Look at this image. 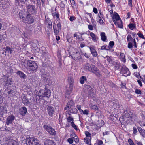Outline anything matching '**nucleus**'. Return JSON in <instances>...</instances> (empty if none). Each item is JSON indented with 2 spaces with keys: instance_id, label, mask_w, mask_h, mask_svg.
<instances>
[{
  "instance_id": "11",
  "label": "nucleus",
  "mask_w": 145,
  "mask_h": 145,
  "mask_svg": "<svg viewBox=\"0 0 145 145\" xmlns=\"http://www.w3.org/2000/svg\"><path fill=\"white\" fill-rule=\"evenodd\" d=\"M14 46H12V48L9 46H6V47L4 48L3 50L5 53L7 52L11 54L13 52H15L14 49Z\"/></svg>"
},
{
  "instance_id": "26",
  "label": "nucleus",
  "mask_w": 145,
  "mask_h": 145,
  "mask_svg": "<svg viewBox=\"0 0 145 145\" xmlns=\"http://www.w3.org/2000/svg\"><path fill=\"white\" fill-rule=\"evenodd\" d=\"M67 80L69 84H74V79L71 76H68Z\"/></svg>"
},
{
  "instance_id": "13",
  "label": "nucleus",
  "mask_w": 145,
  "mask_h": 145,
  "mask_svg": "<svg viewBox=\"0 0 145 145\" xmlns=\"http://www.w3.org/2000/svg\"><path fill=\"white\" fill-rule=\"evenodd\" d=\"M15 116L12 115L9 116L6 119V123L8 125L10 124H11L15 119Z\"/></svg>"
},
{
  "instance_id": "62",
  "label": "nucleus",
  "mask_w": 145,
  "mask_h": 145,
  "mask_svg": "<svg viewBox=\"0 0 145 145\" xmlns=\"http://www.w3.org/2000/svg\"><path fill=\"white\" fill-rule=\"evenodd\" d=\"M77 39L80 41H82L84 39V37L82 36H81L80 37H78L77 38Z\"/></svg>"
},
{
  "instance_id": "20",
  "label": "nucleus",
  "mask_w": 145,
  "mask_h": 145,
  "mask_svg": "<svg viewBox=\"0 0 145 145\" xmlns=\"http://www.w3.org/2000/svg\"><path fill=\"white\" fill-rule=\"evenodd\" d=\"M89 48L91 52V53L93 56L95 57H96L97 56V52L93 47H89Z\"/></svg>"
},
{
  "instance_id": "2",
  "label": "nucleus",
  "mask_w": 145,
  "mask_h": 145,
  "mask_svg": "<svg viewBox=\"0 0 145 145\" xmlns=\"http://www.w3.org/2000/svg\"><path fill=\"white\" fill-rule=\"evenodd\" d=\"M35 94L39 97L42 98L45 96L49 97L51 95L50 91L48 89H40L39 91L35 90Z\"/></svg>"
},
{
  "instance_id": "31",
  "label": "nucleus",
  "mask_w": 145,
  "mask_h": 145,
  "mask_svg": "<svg viewBox=\"0 0 145 145\" xmlns=\"http://www.w3.org/2000/svg\"><path fill=\"white\" fill-rule=\"evenodd\" d=\"M120 59L123 62H125L126 61V59L125 57V55L124 53H120Z\"/></svg>"
},
{
  "instance_id": "28",
  "label": "nucleus",
  "mask_w": 145,
  "mask_h": 145,
  "mask_svg": "<svg viewBox=\"0 0 145 145\" xmlns=\"http://www.w3.org/2000/svg\"><path fill=\"white\" fill-rule=\"evenodd\" d=\"M104 58H106L107 61L110 63H113V61L112 60V57L111 56H107L105 57H104Z\"/></svg>"
},
{
  "instance_id": "7",
  "label": "nucleus",
  "mask_w": 145,
  "mask_h": 145,
  "mask_svg": "<svg viewBox=\"0 0 145 145\" xmlns=\"http://www.w3.org/2000/svg\"><path fill=\"white\" fill-rule=\"evenodd\" d=\"M43 128L51 135H55L56 134L55 129L49 126L44 125L43 126Z\"/></svg>"
},
{
  "instance_id": "48",
  "label": "nucleus",
  "mask_w": 145,
  "mask_h": 145,
  "mask_svg": "<svg viewBox=\"0 0 145 145\" xmlns=\"http://www.w3.org/2000/svg\"><path fill=\"white\" fill-rule=\"evenodd\" d=\"M128 142L129 145H135L132 140L130 138L128 140Z\"/></svg>"
},
{
  "instance_id": "46",
  "label": "nucleus",
  "mask_w": 145,
  "mask_h": 145,
  "mask_svg": "<svg viewBox=\"0 0 145 145\" xmlns=\"http://www.w3.org/2000/svg\"><path fill=\"white\" fill-rule=\"evenodd\" d=\"M91 21L93 26H96V22L95 21L93 17H92L91 18Z\"/></svg>"
},
{
  "instance_id": "15",
  "label": "nucleus",
  "mask_w": 145,
  "mask_h": 145,
  "mask_svg": "<svg viewBox=\"0 0 145 145\" xmlns=\"http://www.w3.org/2000/svg\"><path fill=\"white\" fill-rule=\"evenodd\" d=\"M47 110L49 116L51 117H52L55 112L54 108L51 106H49L47 107Z\"/></svg>"
},
{
  "instance_id": "3",
  "label": "nucleus",
  "mask_w": 145,
  "mask_h": 145,
  "mask_svg": "<svg viewBox=\"0 0 145 145\" xmlns=\"http://www.w3.org/2000/svg\"><path fill=\"white\" fill-rule=\"evenodd\" d=\"M23 63L27 64V66L32 71H35L38 67L37 64L34 61L31 60H27L25 58L22 61Z\"/></svg>"
},
{
  "instance_id": "33",
  "label": "nucleus",
  "mask_w": 145,
  "mask_h": 145,
  "mask_svg": "<svg viewBox=\"0 0 145 145\" xmlns=\"http://www.w3.org/2000/svg\"><path fill=\"white\" fill-rule=\"evenodd\" d=\"M89 71L93 72H98V71H97V68L94 65H92L91 67V68L90 71Z\"/></svg>"
},
{
  "instance_id": "38",
  "label": "nucleus",
  "mask_w": 145,
  "mask_h": 145,
  "mask_svg": "<svg viewBox=\"0 0 145 145\" xmlns=\"http://www.w3.org/2000/svg\"><path fill=\"white\" fill-rule=\"evenodd\" d=\"M92 65L89 63H86L85 65L86 68L89 71H90L91 68V67Z\"/></svg>"
},
{
  "instance_id": "21",
  "label": "nucleus",
  "mask_w": 145,
  "mask_h": 145,
  "mask_svg": "<svg viewBox=\"0 0 145 145\" xmlns=\"http://www.w3.org/2000/svg\"><path fill=\"white\" fill-rule=\"evenodd\" d=\"M90 35L92 39L94 42H96L98 40V37L93 33L91 32L90 34Z\"/></svg>"
},
{
  "instance_id": "12",
  "label": "nucleus",
  "mask_w": 145,
  "mask_h": 145,
  "mask_svg": "<svg viewBox=\"0 0 145 145\" xmlns=\"http://www.w3.org/2000/svg\"><path fill=\"white\" fill-rule=\"evenodd\" d=\"M74 107V102L72 100H71L69 101L66 106L65 108L64 109L66 110H68Z\"/></svg>"
},
{
  "instance_id": "1",
  "label": "nucleus",
  "mask_w": 145,
  "mask_h": 145,
  "mask_svg": "<svg viewBox=\"0 0 145 145\" xmlns=\"http://www.w3.org/2000/svg\"><path fill=\"white\" fill-rule=\"evenodd\" d=\"M19 17L22 22L26 24H31L33 23L34 20L33 17L30 14L26 13H22L20 12L19 13Z\"/></svg>"
},
{
  "instance_id": "44",
  "label": "nucleus",
  "mask_w": 145,
  "mask_h": 145,
  "mask_svg": "<svg viewBox=\"0 0 145 145\" xmlns=\"http://www.w3.org/2000/svg\"><path fill=\"white\" fill-rule=\"evenodd\" d=\"M127 39L128 41H132L133 40V39L131 35H128L127 37Z\"/></svg>"
},
{
  "instance_id": "60",
  "label": "nucleus",
  "mask_w": 145,
  "mask_h": 145,
  "mask_svg": "<svg viewBox=\"0 0 145 145\" xmlns=\"http://www.w3.org/2000/svg\"><path fill=\"white\" fill-rule=\"evenodd\" d=\"M105 50H111L109 46L105 45Z\"/></svg>"
},
{
  "instance_id": "19",
  "label": "nucleus",
  "mask_w": 145,
  "mask_h": 145,
  "mask_svg": "<svg viewBox=\"0 0 145 145\" xmlns=\"http://www.w3.org/2000/svg\"><path fill=\"white\" fill-rule=\"evenodd\" d=\"M20 113L22 115H25L27 112V110L26 108L24 107L20 108Z\"/></svg>"
},
{
  "instance_id": "41",
  "label": "nucleus",
  "mask_w": 145,
  "mask_h": 145,
  "mask_svg": "<svg viewBox=\"0 0 145 145\" xmlns=\"http://www.w3.org/2000/svg\"><path fill=\"white\" fill-rule=\"evenodd\" d=\"M53 28L55 34L56 35H58L59 33V30H57L56 28H55L54 25H53Z\"/></svg>"
},
{
  "instance_id": "5",
  "label": "nucleus",
  "mask_w": 145,
  "mask_h": 145,
  "mask_svg": "<svg viewBox=\"0 0 145 145\" xmlns=\"http://www.w3.org/2000/svg\"><path fill=\"white\" fill-rule=\"evenodd\" d=\"M26 143L27 145H40L39 141L34 138H27Z\"/></svg>"
},
{
  "instance_id": "39",
  "label": "nucleus",
  "mask_w": 145,
  "mask_h": 145,
  "mask_svg": "<svg viewBox=\"0 0 145 145\" xmlns=\"http://www.w3.org/2000/svg\"><path fill=\"white\" fill-rule=\"evenodd\" d=\"M104 124V122L102 120H99L98 121V123H97L98 126L99 127H101Z\"/></svg>"
},
{
  "instance_id": "40",
  "label": "nucleus",
  "mask_w": 145,
  "mask_h": 145,
  "mask_svg": "<svg viewBox=\"0 0 145 145\" xmlns=\"http://www.w3.org/2000/svg\"><path fill=\"white\" fill-rule=\"evenodd\" d=\"M77 110L75 108H72L69 111V112L72 114H76L77 113Z\"/></svg>"
},
{
  "instance_id": "4",
  "label": "nucleus",
  "mask_w": 145,
  "mask_h": 145,
  "mask_svg": "<svg viewBox=\"0 0 145 145\" xmlns=\"http://www.w3.org/2000/svg\"><path fill=\"white\" fill-rule=\"evenodd\" d=\"M69 53L72 58L75 60H79L81 58L80 54L76 48H72Z\"/></svg>"
},
{
  "instance_id": "61",
  "label": "nucleus",
  "mask_w": 145,
  "mask_h": 145,
  "mask_svg": "<svg viewBox=\"0 0 145 145\" xmlns=\"http://www.w3.org/2000/svg\"><path fill=\"white\" fill-rule=\"evenodd\" d=\"M74 141L76 143H78V138L77 136H76L74 139Z\"/></svg>"
},
{
  "instance_id": "37",
  "label": "nucleus",
  "mask_w": 145,
  "mask_h": 145,
  "mask_svg": "<svg viewBox=\"0 0 145 145\" xmlns=\"http://www.w3.org/2000/svg\"><path fill=\"white\" fill-rule=\"evenodd\" d=\"M80 112L81 114L87 115L89 113V110L87 109L85 110L84 111L82 110H80Z\"/></svg>"
},
{
  "instance_id": "47",
  "label": "nucleus",
  "mask_w": 145,
  "mask_h": 145,
  "mask_svg": "<svg viewBox=\"0 0 145 145\" xmlns=\"http://www.w3.org/2000/svg\"><path fill=\"white\" fill-rule=\"evenodd\" d=\"M56 10H53V9H52V14L54 17H55L56 15Z\"/></svg>"
},
{
  "instance_id": "49",
  "label": "nucleus",
  "mask_w": 145,
  "mask_h": 145,
  "mask_svg": "<svg viewBox=\"0 0 145 145\" xmlns=\"http://www.w3.org/2000/svg\"><path fill=\"white\" fill-rule=\"evenodd\" d=\"M135 93L137 94H140L142 93L141 91L138 89H136L135 91Z\"/></svg>"
},
{
  "instance_id": "53",
  "label": "nucleus",
  "mask_w": 145,
  "mask_h": 145,
  "mask_svg": "<svg viewBox=\"0 0 145 145\" xmlns=\"http://www.w3.org/2000/svg\"><path fill=\"white\" fill-rule=\"evenodd\" d=\"M103 142L102 140H97V144L98 145H101L103 144Z\"/></svg>"
},
{
  "instance_id": "29",
  "label": "nucleus",
  "mask_w": 145,
  "mask_h": 145,
  "mask_svg": "<svg viewBox=\"0 0 145 145\" xmlns=\"http://www.w3.org/2000/svg\"><path fill=\"white\" fill-rule=\"evenodd\" d=\"M128 27L130 29L133 30L136 28V26L135 23H130L128 25Z\"/></svg>"
},
{
  "instance_id": "22",
  "label": "nucleus",
  "mask_w": 145,
  "mask_h": 145,
  "mask_svg": "<svg viewBox=\"0 0 145 145\" xmlns=\"http://www.w3.org/2000/svg\"><path fill=\"white\" fill-rule=\"evenodd\" d=\"M22 99L23 103L25 105H27L29 103V100L27 97L25 96H24Z\"/></svg>"
},
{
  "instance_id": "32",
  "label": "nucleus",
  "mask_w": 145,
  "mask_h": 145,
  "mask_svg": "<svg viewBox=\"0 0 145 145\" xmlns=\"http://www.w3.org/2000/svg\"><path fill=\"white\" fill-rule=\"evenodd\" d=\"M117 24H115V25L118 26V27L122 28L123 27L122 22L121 20H120L119 21L117 22Z\"/></svg>"
},
{
  "instance_id": "23",
  "label": "nucleus",
  "mask_w": 145,
  "mask_h": 145,
  "mask_svg": "<svg viewBox=\"0 0 145 145\" xmlns=\"http://www.w3.org/2000/svg\"><path fill=\"white\" fill-rule=\"evenodd\" d=\"M8 145H19L17 141L11 140L9 141Z\"/></svg>"
},
{
  "instance_id": "14",
  "label": "nucleus",
  "mask_w": 145,
  "mask_h": 145,
  "mask_svg": "<svg viewBox=\"0 0 145 145\" xmlns=\"http://www.w3.org/2000/svg\"><path fill=\"white\" fill-rule=\"evenodd\" d=\"M74 84H69V86L68 89L67 91L65 94L66 97H68L69 96L73 90Z\"/></svg>"
},
{
  "instance_id": "16",
  "label": "nucleus",
  "mask_w": 145,
  "mask_h": 145,
  "mask_svg": "<svg viewBox=\"0 0 145 145\" xmlns=\"http://www.w3.org/2000/svg\"><path fill=\"white\" fill-rule=\"evenodd\" d=\"M8 3L6 1L1 0L0 1V5L3 9H5L8 7Z\"/></svg>"
},
{
  "instance_id": "58",
  "label": "nucleus",
  "mask_w": 145,
  "mask_h": 145,
  "mask_svg": "<svg viewBox=\"0 0 145 145\" xmlns=\"http://www.w3.org/2000/svg\"><path fill=\"white\" fill-rule=\"evenodd\" d=\"M128 48L130 49L133 47V45L132 43L129 42L128 44Z\"/></svg>"
},
{
  "instance_id": "56",
  "label": "nucleus",
  "mask_w": 145,
  "mask_h": 145,
  "mask_svg": "<svg viewBox=\"0 0 145 145\" xmlns=\"http://www.w3.org/2000/svg\"><path fill=\"white\" fill-rule=\"evenodd\" d=\"M88 28L90 30H93V26L91 25H88Z\"/></svg>"
},
{
  "instance_id": "42",
  "label": "nucleus",
  "mask_w": 145,
  "mask_h": 145,
  "mask_svg": "<svg viewBox=\"0 0 145 145\" xmlns=\"http://www.w3.org/2000/svg\"><path fill=\"white\" fill-rule=\"evenodd\" d=\"M14 48L16 50V51H15L16 52H17L18 53L20 51L21 48L20 46H17L16 47L15 46V47H14Z\"/></svg>"
},
{
  "instance_id": "34",
  "label": "nucleus",
  "mask_w": 145,
  "mask_h": 145,
  "mask_svg": "<svg viewBox=\"0 0 145 145\" xmlns=\"http://www.w3.org/2000/svg\"><path fill=\"white\" fill-rule=\"evenodd\" d=\"M68 113V114L69 115V116L67 118V120L68 122H69V123L71 122V121H73L74 120V119L71 116H70V114L69 112H66V113Z\"/></svg>"
},
{
  "instance_id": "8",
  "label": "nucleus",
  "mask_w": 145,
  "mask_h": 145,
  "mask_svg": "<svg viewBox=\"0 0 145 145\" xmlns=\"http://www.w3.org/2000/svg\"><path fill=\"white\" fill-rule=\"evenodd\" d=\"M84 133L86 137L84 139V142L86 144H89L91 142V134L88 131H85Z\"/></svg>"
},
{
  "instance_id": "25",
  "label": "nucleus",
  "mask_w": 145,
  "mask_h": 145,
  "mask_svg": "<svg viewBox=\"0 0 145 145\" xmlns=\"http://www.w3.org/2000/svg\"><path fill=\"white\" fill-rule=\"evenodd\" d=\"M138 129L141 135L143 137L145 138V130L142 129L141 127L139 128Z\"/></svg>"
},
{
  "instance_id": "6",
  "label": "nucleus",
  "mask_w": 145,
  "mask_h": 145,
  "mask_svg": "<svg viewBox=\"0 0 145 145\" xmlns=\"http://www.w3.org/2000/svg\"><path fill=\"white\" fill-rule=\"evenodd\" d=\"M26 8L28 13L33 14H35L37 13V10L35 7L31 5H28Z\"/></svg>"
},
{
  "instance_id": "63",
  "label": "nucleus",
  "mask_w": 145,
  "mask_h": 145,
  "mask_svg": "<svg viewBox=\"0 0 145 145\" xmlns=\"http://www.w3.org/2000/svg\"><path fill=\"white\" fill-rule=\"evenodd\" d=\"M124 71L125 72H129V69L127 67H125L123 68V71Z\"/></svg>"
},
{
  "instance_id": "57",
  "label": "nucleus",
  "mask_w": 145,
  "mask_h": 145,
  "mask_svg": "<svg viewBox=\"0 0 145 145\" xmlns=\"http://www.w3.org/2000/svg\"><path fill=\"white\" fill-rule=\"evenodd\" d=\"M8 93L10 95V97L12 96L13 95V90H11L9 91L8 92Z\"/></svg>"
},
{
  "instance_id": "30",
  "label": "nucleus",
  "mask_w": 145,
  "mask_h": 145,
  "mask_svg": "<svg viewBox=\"0 0 145 145\" xmlns=\"http://www.w3.org/2000/svg\"><path fill=\"white\" fill-rule=\"evenodd\" d=\"M136 116L135 114H133L131 116H130V117H128V120L129 121H134L135 120Z\"/></svg>"
},
{
  "instance_id": "18",
  "label": "nucleus",
  "mask_w": 145,
  "mask_h": 145,
  "mask_svg": "<svg viewBox=\"0 0 145 145\" xmlns=\"http://www.w3.org/2000/svg\"><path fill=\"white\" fill-rule=\"evenodd\" d=\"M44 145H56V143L53 140L48 139L45 140Z\"/></svg>"
},
{
  "instance_id": "36",
  "label": "nucleus",
  "mask_w": 145,
  "mask_h": 145,
  "mask_svg": "<svg viewBox=\"0 0 145 145\" xmlns=\"http://www.w3.org/2000/svg\"><path fill=\"white\" fill-rule=\"evenodd\" d=\"M86 80V78L85 76H82L80 78V81L82 84H83L84 82V81Z\"/></svg>"
},
{
  "instance_id": "64",
  "label": "nucleus",
  "mask_w": 145,
  "mask_h": 145,
  "mask_svg": "<svg viewBox=\"0 0 145 145\" xmlns=\"http://www.w3.org/2000/svg\"><path fill=\"white\" fill-rule=\"evenodd\" d=\"M97 22H99L101 24H102L104 23L102 19L101 18L99 19V20L98 21H97Z\"/></svg>"
},
{
  "instance_id": "24",
  "label": "nucleus",
  "mask_w": 145,
  "mask_h": 145,
  "mask_svg": "<svg viewBox=\"0 0 145 145\" xmlns=\"http://www.w3.org/2000/svg\"><path fill=\"white\" fill-rule=\"evenodd\" d=\"M101 40L104 41H106L107 39L106 36L105 35V34L104 32H102L101 34Z\"/></svg>"
},
{
  "instance_id": "50",
  "label": "nucleus",
  "mask_w": 145,
  "mask_h": 145,
  "mask_svg": "<svg viewBox=\"0 0 145 145\" xmlns=\"http://www.w3.org/2000/svg\"><path fill=\"white\" fill-rule=\"evenodd\" d=\"M114 107L116 109H118L120 107L119 104L118 103H117L114 105Z\"/></svg>"
},
{
  "instance_id": "45",
  "label": "nucleus",
  "mask_w": 145,
  "mask_h": 145,
  "mask_svg": "<svg viewBox=\"0 0 145 145\" xmlns=\"http://www.w3.org/2000/svg\"><path fill=\"white\" fill-rule=\"evenodd\" d=\"M71 124L72 125V127L74 128L76 130H77V126L74 124V123L73 121H72L71 122Z\"/></svg>"
},
{
  "instance_id": "9",
  "label": "nucleus",
  "mask_w": 145,
  "mask_h": 145,
  "mask_svg": "<svg viewBox=\"0 0 145 145\" xmlns=\"http://www.w3.org/2000/svg\"><path fill=\"white\" fill-rule=\"evenodd\" d=\"M42 77L43 80L46 82V83L50 85L51 83V81L50 79V77L47 74H43L42 75Z\"/></svg>"
},
{
  "instance_id": "59",
  "label": "nucleus",
  "mask_w": 145,
  "mask_h": 145,
  "mask_svg": "<svg viewBox=\"0 0 145 145\" xmlns=\"http://www.w3.org/2000/svg\"><path fill=\"white\" fill-rule=\"evenodd\" d=\"M57 27L60 30H61V24L60 22H59L57 24Z\"/></svg>"
},
{
  "instance_id": "43",
  "label": "nucleus",
  "mask_w": 145,
  "mask_h": 145,
  "mask_svg": "<svg viewBox=\"0 0 145 145\" xmlns=\"http://www.w3.org/2000/svg\"><path fill=\"white\" fill-rule=\"evenodd\" d=\"M20 77L24 79L26 77V75L24 73H18Z\"/></svg>"
},
{
  "instance_id": "17",
  "label": "nucleus",
  "mask_w": 145,
  "mask_h": 145,
  "mask_svg": "<svg viewBox=\"0 0 145 145\" xmlns=\"http://www.w3.org/2000/svg\"><path fill=\"white\" fill-rule=\"evenodd\" d=\"M120 18L118 13H116L115 14L113 18V20L114 24H117V22L119 21Z\"/></svg>"
},
{
  "instance_id": "10",
  "label": "nucleus",
  "mask_w": 145,
  "mask_h": 145,
  "mask_svg": "<svg viewBox=\"0 0 145 145\" xmlns=\"http://www.w3.org/2000/svg\"><path fill=\"white\" fill-rule=\"evenodd\" d=\"M4 81H6L5 84V87L6 86H9L11 85L12 84V81L11 80V79L8 78V77L7 76L4 75L3 78H1V81H3L4 80Z\"/></svg>"
},
{
  "instance_id": "27",
  "label": "nucleus",
  "mask_w": 145,
  "mask_h": 145,
  "mask_svg": "<svg viewBox=\"0 0 145 145\" xmlns=\"http://www.w3.org/2000/svg\"><path fill=\"white\" fill-rule=\"evenodd\" d=\"M89 106L91 109H93L95 110H97L98 109V106L91 103H90L89 104Z\"/></svg>"
},
{
  "instance_id": "51",
  "label": "nucleus",
  "mask_w": 145,
  "mask_h": 145,
  "mask_svg": "<svg viewBox=\"0 0 145 145\" xmlns=\"http://www.w3.org/2000/svg\"><path fill=\"white\" fill-rule=\"evenodd\" d=\"M114 43L113 41H110L109 43V45L111 48H112L114 46Z\"/></svg>"
},
{
  "instance_id": "55",
  "label": "nucleus",
  "mask_w": 145,
  "mask_h": 145,
  "mask_svg": "<svg viewBox=\"0 0 145 145\" xmlns=\"http://www.w3.org/2000/svg\"><path fill=\"white\" fill-rule=\"evenodd\" d=\"M139 37L145 39V37H144L143 35L141 33H138L137 34Z\"/></svg>"
},
{
  "instance_id": "52",
  "label": "nucleus",
  "mask_w": 145,
  "mask_h": 145,
  "mask_svg": "<svg viewBox=\"0 0 145 145\" xmlns=\"http://www.w3.org/2000/svg\"><path fill=\"white\" fill-rule=\"evenodd\" d=\"M70 1L72 5H73V6H72V7H74V5L75 6H76L75 1L74 0H70Z\"/></svg>"
},
{
  "instance_id": "35",
  "label": "nucleus",
  "mask_w": 145,
  "mask_h": 145,
  "mask_svg": "<svg viewBox=\"0 0 145 145\" xmlns=\"http://www.w3.org/2000/svg\"><path fill=\"white\" fill-rule=\"evenodd\" d=\"M6 34H0V43L1 42L4 40L6 39Z\"/></svg>"
},
{
  "instance_id": "54",
  "label": "nucleus",
  "mask_w": 145,
  "mask_h": 145,
  "mask_svg": "<svg viewBox=\"0 0 145 145\" xmlns=\"http://www.w3.org/2000/svg\"><path fill=\"white\" fill-rule=\"evenodd\" d=\"M67 141L70 144H72L73 142V140L71 138H69L67 139Z\"/></svg>"
}]
</instances>
